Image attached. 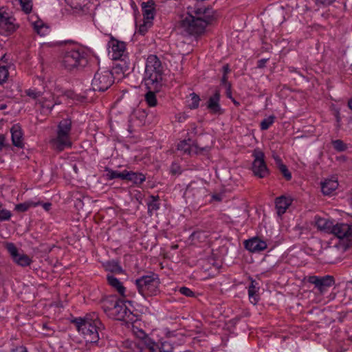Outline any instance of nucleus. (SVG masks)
Here are the masks:
<instances>
[{
	"instance_id": "nucleus-10",
	"label": "nucleus",
	"mask_w": 352,
	"mask_h": 352,
	"mask_svg": "<svg viewBox=\"0 0 352 352\" xmlns=\"http://www.w3.org/2000/svg\"><path fill=\"white\" fill-rule=\"evenodd\" d=\"M6 249L12 256L13 261L19 265L26 267L30 265L32 262V259L28 255L23 253H19L18 249L14 243H7Z\"/></svg>"
},
{
	"instance_id": "nucleus-45",
	"label": "nucleus",
	"mask_w": 352,
	"mask_h": 352,
	"mask_svg": "<svg viewBox=\"0 0 352 352\" xmlns=\"http://www.w3.org/2000/svg\"><path fill=\"white\" fill-rule=\"evenodd\" d=\"M11 212L6 209H2L0 210V221H8L11 217Z\"/></svg>"
},
{
	"instance_id": "nucleus-50",
	"label": "nucleus",
	"mask_w": 352,
	"mask_h": 352,
	"mask_svg": "<svg viewBox=\"0 0 352 352\" xmlns=\"http://www.w3.org/2000/svg\"><path fill=\"white\" fill-rule=\"evenodd\" d=\"M268 59L262 58L258 60L257 62V67L258 68H263L265 67V64Z\"/></svg>"
},
{
	"instance_id": "nucleus-25",
	"label": "nucleus",
	"mask_w": 352,
	"mask_h": 352,
	"mask_svg": "<svg viewBox=\"0 0 352 352\" xmlns=\"http://www.w3.org/2000/svg\"><path fill=\"white\" fill-rule=\"evenodd\" d=\"M107 279L109 285L111 287L116 289L121 296L124 295L125 287L117 278H116L113 275L107 274Z\"/></svg>"
},
{
	"instance_id": "nucleus-46",
	"label": "nucleus",
	"mask_w": 352,
	"mask_h": 352,
	"mask_svg": "<svg viewBox=\"0 0 352 352\" xmlns=\"http://www.w3.org/2000/svg\"><path fill=\"white\" fill-rule=\"evenodd\" d=\"M170 172L172 174H180L182 173L180 166L176 164L173 163L170 167Z\"/></svg>"
},
{
	"instance_id": "nucleus-39",
	"label": "nucleus",
	"mask_w": 352,
	"mask_h": 352,
	"mask_svg": "<svg viewBox=\"0 0 352 352\" xmlns=\"http://www.w3.org/2000/svg\"><path fill=\"white\" fill-rule=\"evenodd\" d=\"M162 352H173L174 349L173 344L167 340H161Z\"/></svg>"
},
{
	"instance_id": "nucleus-17",
	"label": "nucleus",
	"mask_w": 352,
	"mask_h": 352,
	"mask_svg": "<svg viewBox=\"0 0 352 352\" xmlns=\"http://www.w3.org/2000/svg\"><path fill=\"white\" fill-rule=\"evenodd\" d=\"M244 245L245 248L251 252H259L267 248L266 242L258 237L246 240Z\"/></svg>"
},
{
	"instance_id": "nucleus-31",
	"label": "nucleus",
	"mask_w": 352,
	"mask_h": 352,
	"mask_svg": "<svg viewBox=\"0 0 352 352\" xmlns=\"http://www.w3.org/2000/svg\"><path fill=\"white\" fill-rule=\"evenodd\" d=\"M120 300V299H118L116 296H111V297H109V298H107L106 299H104L103 300V302H102V309L104 310V311L110 317L111 316V310H106V307H107L108 308H111V307H113L116 304H118V301Z\"/></svg>"
},
{
	"instance_id": "nucleus-26",
	"label": "nucleus",
	"mask_w": 352,
	"mask_h": 352,
	"mask_svg": "<svg viewBox=\"0 0 352 352\" xmlns=\"http://www.w3.org/2000/svg\"><path fill=\"white\" fill-rule=\"evenodd\" d=\"M145 179L146 177L142 173L126 170L125 180L132 182L133 184L139 185L142 184Z\"/></svg>"
},
{
	"instance_id": "nucleus-27",
	"label": "nucleus",
	"mask_w": 352,
	"mask_h": 352,
	"mask_svg": "<svg viewBox=\"0 0 352 352\" xmlns=\"http://www.w3.org/2000/svg\"><path fill=\"white\" fill-rule=\"evenodd\" d=\"M126 170H124L122 172H119L118 170H113L109 167L104 168V171L107 172L106 175V177L107 180H112L114 179H120L122 180H125L126 177Z\"/></svg>"
},
{
	"instance_id": "nucleus-51",
	"label": "nucleus",
	"mask_w": 352,
	"mask_h": 352,
	"mask_svg": "<svg viewBox=\"0 0 352 352\" xmlns=\"http://www.w3.org/2000/svg\"><path fill=\"white\" fill-rule=\"evenodd\" d=\"M27 95L29 96L30 97H32V98H36L37 97L39 96V93L38 92H36L34 91H32V90H28L27 91Z\"/></svg>"
},
{
	"instance_id": "nucleus-19",
	"label": "nucleus",
	"mask_w": 352,
	"mask_h": 352,
	"mask_svg": "<svg viewBox=\"0 0 352 352\" xmlns=\"http://www.w3.org/2000/svg\"><path fill=\"white\" fill-rule=\"evenodd\" d=\"M10 132L13 145L21 148L23 145V134L21 126L19 124H14L10 129Z\"/></svg>"
},
{
	"instance_id": "nucleus-24",
	"label": "nucleus",
	"mask_w": 352,
	"mask_h": 352,
	"mask_svg": "<svg viewBox=\"0 0 352 352\" xmlns=\"http://www.w3.org/2000/svg\"><path fill=\"white\" fill-rule=\"evenodd\" d=\"M316 226L320 230L331 233L333 228V223L327 219L318 217L316 219Z\"/></svg>"
},
{
	"instance_id": "nucleus-55",
	"label": "nucleus",
	"mask_w": 352,
	"mask_h": 352,
	"mask_svg": "<svg viewBox=\"0 0 352 352\" xmlns=\"http://www.w3.org/2000/svg\"><path fill=\"white\" fill-rule=\"evenodd\" d=\"M4 142L5 137L2 135H0V151L3 148V147L6 146Z\"/></svg>"
},
{
	"instance_id": "nucleus-53",
	"label": "nucleus",
	"mask_w": 352,
	"mask_h": 352,
	"mask_svg": "<svg viewBox=\"0 0 352 352\" xmlns=\"http://www.w3.org/2000/svg\"><path fill=\"white\" fill-rule=\"evenodd\" d=\"M41 204L39 205H42L43 208L46 210L49 211L51 208L52 204L50 202L46 203H42L41 201H39Z\"/></svg>"
},
{
	"instance_id": "nucleus-38",
	"label": "nucleus",
	"mask_w": 352,
	"mask_h": 352,
	"mask_svg": "<svg viewBox=\"0 0 352 352\" xmlns=\"http://www.w3.org/2000/svg\"><path fill=\"white\" fill-rule=\"evenodd\" d=\"M20 4L22 8V10L26 13L29 14L32 12V0H19Z\"/></svg>"
},
{
	"instance_id": "nucleus-21",
	"label": "nucleus",
	"mask_w": 352,
	"mask_h": 352,
	"mask_svg": "<svg viewBox=\"0 0 352 352\" xmlns=\"http://www.w3.org/2000/svg\"><path fill=\"white\" fill-rule=\"evenodd\" d=\"M338 187V179L335 177L325 179L321 183L322 192L324 195H330Z\"/></svg>"
},
{
	"instance_id": "nucleus-3",
	"label": "nucleus",
	"mask_w": 352,
	"mask_h": 352,
	"mask_svg": "<svg viewBox=\"0 0 352 352\" xmlns=\"http://www.w3.org/2000/svg\"><path fill=\"white\" fill-rule=\"evenodd\" d=\"M160 281L157 274L151 272L135 280L139 293L144 298L157 296L160 293Z\"/></svg>"
},
{
	"instance_id": "nucleus-52",
	"label": "nucleus",
	"mask_w": 352,
	"mask_h": 352,
	"mask_svg": "<svg viewBox=\"0 0 352 352\" xmlns=\"http://www.w3.org/2000/svg\"><path fill=\"white\" fill-rule=\"evenodd\" d=\"M230 69L228 64H226L222 67V72L223 75L228 76V74L230 73Z\"/></svg>"
},
{
	"instance_id": "nucleus-62",
	"label": "nucleus",
	"mask_w": 352,
	"mask_h": 352,
	"mask_svg": "<svg viewBox=\"0 0 352 352\" xmlns=\"http://www.w3.org/2000/svg\"><path fill=\"white\" fill-rule=\"evenodd\" d=\"M253 154H260V155H262L263 153L261 151H257L256 150H255L254 153Z\"/></svg>"
},
{
	"instance_id": "nucleus-64",
	"label": "nucleus",
	"mask_w": 352,
	"mask_h": 352,
	"mask_svg": "<svg viewBox=\"0 0 352 352\" xmlns=\"http://www.w3.org/2000/svg\"><path fill=\"white\" fill-rule=\"evenodd\" d=\"M350 340L352 341V336L350 337Z\"/></svg>"
},
{
	"instance_id": "nucleus-49",
	"label": "nucleus",
	"mask_w": 352,
	"mask_h": 352,
	"mask_svg": "<svg viewBox=\"0 0 352 352\" xmlns=\"http://www.w3.org/2000/svg\"><path fill=\"white\" fill-rule=\"evenodd\" d=\"M223 197V194L222 193H216L212 195V200L216 201H221Z\"/></svg>"
},
{
	"instance_id": "nucleus-34",
	"label": "nucleus",
	"mask_w": 352,
	"mask_h": 352,
	"mask_svg": "<svg viewBox=\"0 0 352 352\" xmlns=\"http://www.w3.org/2000/svg\"><path fill=\"white\" fill-rule=\"evenodd\" d=\"M331 144L337 152H344L348 148L347 144L341 140H333Z\"/></svg>"
},
{
	"instance_id": "nucleus-6",
	"label": "nucleus",
	"mask_w": 352,
	"mask_h": 352,
	"mask_svg": "<svg viewBox=\"0 0 352 352\" xmlns=\"http://www.w3.org/2000/svg\"><path fill=\"white\" fill-rule=\"evenodd\" d=\"M113 74L110 70L98 69L94 76L91 87L94 91L103 92L107 90L113 85Z\"/></svg>"
},
{
	"instance_id": "nucleus-32",
	"label": "nucleus",
	"mask_w": 352,
	"mask_h": 352,
	"mask_svg": "<svg viewBox=\"0 0 352 352\" xmlns=\"http://www.w3.org/2000/svg\"><path fill=\"white\" fill-rule=\"evenodd\" d=\"M41 203L39 201L35 202L34 201H28L24 203H21L15 206V210L17 212H23L27 211L31 207H36L39 206Z\"/></svg>"
},
{
	"instance_id": "nucleus-59",
	"label": "nucleus",
	"mask_w": 352,
	"mask_h": 352,
	"mask_svg": "<svg viewBox=\"0 0 352 352\" xmlns=\"http://www.w3.org/2000/svg\"><path fill=\"white\" fill-rule=\"evenodd\" d=\"M43 329H46V330H50V328L47 326V324H43Z\"/></svg>"
},
{
	"instance_id": "nucleus-48",
	"label": "nucleus",
	"mask_w": 352,
	"mask_h": 352,
	"mask_svg": "<svg viewBox=\"0 0 352 352\" xmlns=\"http://www.w3.org/2000/svg\"><path fill=\"white\" fill-rule=\"evenodd\" d=\"M10 352H28V351L23 346H17L11 349Z\"/></svg>"
},
{
	"instance_id": "nucleus-1",
	"label": "nucleus",
	"mask_w": 352,
	"mask_h": 352,
	"mask_svg": "<svg viewBox=\"0 0 352 352\" xmlns=\"http://www.w3.org/2000/svg\"><path fill=\"white\" fill-rule=\"evenodd\" d=\"M72 322L75 324L78 332H80L87 342L96 344L100 339V333L104 327L95 313L87 314L84 318H76Z\"/></svg>"
},
{
	"instance_id": "nucleus-22",
	"label": "nucleus",
	"mask_w": 352,
	"mask_h": 352,
	"mask_svg": "<svg viewBox=\"0 0 352 352\" xmlns=\"http://www.w3.org/2000/svg\"><path fill=\"white\" fill-rule=\"evenodd\" d=\"M292 203V199L285 196H280L276 199V208L279 215L284 214Z\"/></svg>"
},
{
	"instance_id": "nucleus-18",
	"label": "nucleus",
	"mask_w": 352,
	"mask_h": 352,
	"mask_svg": "<svg viewBox=\"0 0 352 352\" xmlns=\"http://www.w3.org/2000/svg\"><path fill=\"white\" fill-rule=\"evenodd\" d=\"M140 333L142 335V344L146 349L148 350L149 352H162L161 341L155 342L152 338L147 336L143 331H141Z\"/></svg>"
},
{
	"instance_id": "nucleus-20",
	"label": "nucleus",
	"mask_w": 352,
	"mask_h": 352,
	"mask_svg": "<svg viewBox=\"0 0 352 352\" xmlns=\"http://www.w3.org/2000/svg\"><path fill=\"white\" fill-rule=\"evenodd\" d=\"M155 2L149 0L142 3V11L144 20L151 21L155 16Z\"/></svg>"
},
{
	"instance_id": "nucleus-7",
	"label": "nucleus",
	"mask_w": 352,
	"mask_h": 352,
	"mask_svg": "<svg viewBox=\"0 0 352 352\" xmlns=\"http://www.w3.org/2000/svg\"><path fill=\"white\" fill-rule=\"evenodd\" d=\"M206 193V188L201 183L192 182L187 186L184 197L191 204H199L203 201Z\"/></svg>"
},
{
	"instance_id": "nucleus-14",
	"label": "nucleus",
	"mask_w": 352,
	"mask_h": 352,
	"mask_svg": "<svg viewBox=\"0 0 352 352\" xmlns=\"http://www.w3.org/2000/svg\"><path fill=\"white\" fill-rule=\"evenodd\" d=\"M338 239H346L348 241L352 239V224L347 223H336L333 224V228L331 232Z\"/></svg>"
},
{
	"instance_id": "nucleus-9",
	"label": "nucleus",
	"mask_w": 352,
	"mask_h": 352,
	"mask_svg": "<svg viewBox=\"0 0 352 352\" xmlns=\"http://www.w3.org/2000/svg\"><path fill=\"white\" fill-rule=\"evenodd\" d=\"M220 98V90L216 88L214 93L208 98L206 104V109L210 113L214 115H222L224 113V110L221 107Z\"/></svg>"
},
{
	"instance_id": "nucleus-12",
	"label": "nucleus",
	"mask_w": 352,
	"mask_h": 352,
	"mask_svg": "<svg viewBox=\"0 0 352 352\" xmlns=\"http://www.w3.org/2000/svg\"><path fill=\"white\" fill-rule=\"evenodd\" d=\"M308 282L314 284L320 292H323L327 288L332 286L334 283V278L330 275L324 276H311L308 277Z\"/></svg>"
},
{
	"instance_id": "nucleus-63",
	"label": "nucleus",
	"mask_w": 352,
	"mask_h": 352,
	"mask_svg": "<svg viewBox=\"0 0 352 352\" xmlns=\"http://www.w3.org/2000/svg\"><path fill=\"white\" fill-rule=\"evenodd\" d=\"M2 204L0 202V210H2Z\"/></svg>"
},
{
	"instance_id": "nucleus-23",
	"label": "nucleus",
	"mask_w": 352,
	"mask_h": 352,
	"mask_svg": "<svg viewBox=\"0 0 352 352\" xmlns=\"http://www.w3.org/2000/svg\"><path fill=\"white\" fill-rule=\"evenodd\" d=\"M72 122L70 118L63 119L57 126L56 134L62 136H70Z\"/></svg>"
},
{
	"instance_id": "nucleus-5",
	"label": "nucleus",
	"mask_w": 352,
	"mask_h": 352,
	"mask_svg": "<svg viewBox=\"0 0 352 352\" xmlns=\"http://www.w3.org/2000/svg\"><path fill=\"white\" fill-rule=\"evenodd\" d=\"M126 304L131 306V302L129 300H124L120 299L118 304L112 307H111V318L117 320H122L126 322H133L136 319V316L133 314V311L129 309ZM106 310H109V308L106 307Z\"/></svg>"
},
{
	"instance_id": "nucleus-35",
	"label": "nucleus",
	"mask_w": 352,
	"mask_h": 352,
	"mask_svg": "<svg viewBox=\"0 0 352 352\" xmlns=\"http://www.w3.org/2000/svg\"><path fill=\"white\" fill-rule=\"evenodd\" d=\"M275 119L276 117L273 115L263 119L260 124L261 129L263 131L268 129L270 126L274 122Z\"/></svg>"
},
{
	"instance_id": "nucleus-8",
	"label": "nucleus",
	"mask_w": 352,
	"mask_h": 352,
	"mask_svg": "<svg viewBox=\"0 0 352 352\" xmlns=\"http://www.w3.org/2000/svg\"><path fill=\"white\" fill-rule=\"evenodd\" d=\"M109 47L111 48L109 54L112 60H124L126 55V45L123 41H119L113 38L109 42Z\"/></svg>"
},
{
	"instance_id": "nucleus-60",
	"label": "nucleus",
	"mask_w": 352,
	"mask_h": 352,
	"mask_svg": "<svg viewBox=\"0 0 352 352\" xmlns=\"http://www.w3.org/2000/svg\"><path fill=\"white\" fill-rule=\"evenodd\" d=\"M55 104H53L52 106H50V105H46V108L50 109V110H52V108L54 107Z\"/></svg>"
},
{
	"instance_id": "nucleus-15",
	"label": "nucleus",
	"mask_w": 352,
	"mask_h": 352,
	"mask_svg": "<svg viewBox=\"0 0 352 352\" xmlns=\"http://www.w3.org/2000/svg\"><path fill=\"white\" fill-rule=\"evenodd\" d=\"M52 147L57 152H61L67 148L72 146L70 136H62L56 134V137L50 141Z\"/></svg>"
},
{
	"instance_id": "nucleus-16",
	"label": "nucleus",
	"mask_w": 352,
	"mask_h": 352,
	"mask_svg": "<svg viewBox=\"0 0 352 352\" xmlns=\"http://www.w3.org/2000/svg\"><path fill=\"white\" fill-rule=\"evenodd\" d=\"M177 149L184 154H197L199 151H206L205 148H199L190 139L181 141L178 143Z\"/></svg>"
},
{
	"instance_id": "nucleus-33",
	"label": "nucleus",
	"mask_w": 352,
	"mask_h": 352,
	"mask_svg": "<svg viewBox=\"0 0 352 352\" xmlns=\"http://www.w3.org/2000/svg\"><path fill=\"white\" fill-rule=\"evenodd\" d=\"M274 159L278 164V169L280 172L282 173L286 180L289 181L292 179V174L286 165L280 162V159L279 158L278 155H276Z\"/></svg>"
},
{
	"instance_id": "nucleus-4",
	"label": "nucleus",
	"mask_w": 352,
	"mask_h": 352,
	"mask_svg": "<svg viewBox=\"0 0 352 352\" xmlns=\"http://www.w3.org/2000/svg\"><path fill=\"white\" fill-rule=\"evenodd\" d=\"M87 63V53L78 49L66 51L63 56L62 65L69 71L84 67Z\"/></svg>"
},
{
	"instance_id": "nucleus-29",
	"label": "nucleus",
	"mask_w": 352,
	"mask_h": 352,
	"mask_svg": "<svg viewBox=\"0 0 352 352\" xmlns=\"http://www.w3.org/2000/svg\"><path fill=\"white\" fill-rule=\"evenodd\" d=\"M150 201L147 203L148 214L150 217L153 215V212L160 209V197L158 195H151L149 197Z\"/></svg>"
},
{
	"instance_id": "nucleus-40",
	"label": "nucleus",
	"mask_w": 352,
	"mask_h": 352,
	"mask_svg": "<svg viewBox=\"0 0 352 352\" xmlns=\"http://www.w3.org/2000/svg\"><path fill=\"white\" fill-rule=\"evenodd\" d=\"M221 84L222 85H223L226 88V95H228L230 97V89H232V85L228 80V76H226V75L222 76V78L221 80Z\"/></svg>"
},
{
	"instance_id": "nucleus-11",
	"label": "nucleus",
	"mask_w": 352,
	"mask_h": 352,
	"mask_svg": "<svg viewBox=\"0 0 352 352\" xmlns=\"http://www.w3.org/2000/svg\"><path fill=\"white\" fill-rule=\"evenodd\" d=\"M14 22L15 19L9 16L8 13H0V32L5 35L12 34L17 28Z\"/></svg>"
},
{
	"instance_id": "nucleus-13",
	"label": "nucleus",
	"mask_w": 352,
	"mask_h": 352,
	"mask_svg": "<svg viewBox=\"0 0 352 352\" xmlns=\"http://www.w3.org/2000/svg\"><path fill=\"white\" fill-rule=\"evenodd\" d=\"M256 158L252 162V170L254 175L259 178H265L270 174V170L267 167L264 155H255Z\"/></svg>"
},
{
	"instance_id": "nucleus-47",
	"label": "nucleus",
	"mask_w": 352,
	"mask_h": 352,
	"mask_svg": "<svg viewBox=\"0 0 352 352\" xmlns=\"http://www.w3.org/2000/svg\"><path fill=\"white\" fill-rule=\"evenodd\" d=\"M45 27V25L40 21L35 22L34 23V28L38 34H43L41 33V29Z\"/></svg>"
},
{
	"instance_id": "nucleus-28",
	"label": "nucleus",
	"mask_w": 352,
	"mask_h": 352,
	"mask_svg": "<svg viewBox=\"0 0 352 352\" xmlns=\"http://www.w3.org/2000/svg\"><path fill=\"white\" fill-rule=\"evenodd\" d=\"M104 267L107 271L112 273L121 274L123 272L122 267L119 264V262L116 260L107 261L104 264Z\"/></svg>"
},
{
	"instance_id": "nucleus-54",
	"label": "nucleus",
	"mask_w": 352,
	"mask_h": 352,
	"mask_svg": "<svg viewBox=\"0 0 352 352\" xmlns=\"http://www.w3.org/2000/svg\"><path fill=\"white\" fill-rule=\"evenodd\" d=\"M226 97L229 99H230L232 100V102L234 103V104L236 106V107H239L240 106V102L237 100H236L234 98H233V96L232 95V91L230 90V97L226 95Z\"/></svg>"
},
{
	"instance_id": "nucleus-57",
	"label": "nucleus",
	"mask_w": 352,
	"mask_h": 352,
	"mask_svg": "<svg viewBox=\"0 0 352 352\" xmlns=\"http://www.w3.org/2000/svg\"><path fill=\"white\" fill-rule=\"evenodd\" d=\"M348 107L351 110H352V98L349 100Z\"/></svg>"
},
{
	"instance_id": "nucleus-2",
	"label": "nucleus",
	"mask_w": 352,
	"mask_h": 352,
	"mask_svg": "<svg viewBox=\"0 0 352 352\" xmlns=\"http://www.w3.org/2000/svg\"><path fill=\"white\" fill-rule=\"evenodd\" d=\"M163 67L161 60L155 54H150L146 61L144 82L146 89H161L162 87Z\"/></svg>"
},
{
	"instance_id": "nucleus-56",
	"label": "nucleus",
	"mask_w": 352,
	"mask_h": 352,
	"mask_svg": "<svg viewBox=\"0 0 352 352\" xmlns=\"http://www.w3.org/2000/svg\"><path fill=\"white\" fill-rule=\"evenodd\" d=\"M75 206L77 208H82L83 206V203H82V201H81L80 199H76V201L75 202Z\"/></svg>"
},
{
	"instance_id": "nucleus-41",
	"label": "nucleus",
	"mask_w": 352,
	"mask_h": 352,
	"mask_svg": "<svg viewBox=\"0 0 352 352\" xmlns=\"http://www.w3.org/2000/svg\"><path fill=\"white\" fill-rule=\"evenodd\" d=\"M9 75V72L6 67L2 66L0 67V85L6 81Z\"/></svg>"
},
{
	"instance_id": "nucleus-61",
	"label": "nucleus",
	"mask_w": 352,
	"mask_h": 352,
	"mask_svg": "<svg viewBox=\"0 0 352 352\" xmlns=\"http://www.w3.org/2000/svg\"><path fill=\"white\" fill-rule=\"evenodd\" d=\"M338 160H345L343 156L337 157Z\"/></svg>"
},
{
	"instance_id": "nucleus-43",
	"label": "nucleus",
	"mask_w": 352,
	"mask_h": 352,
	"mask_svg": "<svg viewBox=\"0 0 352 352\" xmlns=\"http://www.w3.org/2000/svg\"><path fill=\"white\" fill-rule=\"evenodd\" d=\"M152 24L151 21L144 20V23L139 27L138 32L144 35L147 31L149 27Z\"/></svg>"
},
{
	"instance_id": "nucleus-36",
	"label": "nucleus",
	"mask_w": 352,
	"mask_h": 352,
	"mask_svg": "<svg viewBox=\"0 0 352 352\" xmlns=\"http://www.w3.org/2000/svg\"><path fill=\"white\" fill-rule=\"evenodd\" d=\"M255 281L252 280L251 285L249 287L248 289V296L250 301L253 302L254 304H256L258 301V299L256 298V293L257 292V289L256 288V286L254 285Z\"/></svg>"
},
{
	"instance_id": "nucleus-58",
	"label": "nucleus",
	"mask_w": 352,
	"mask_h": 352,
	"mask_svg": "<svg viewBox=\"0 0 352 352\" xmlns=\"http://www.w3.org/2000/svg\"><path fill=\"white\" fill-rule=\"evenodd\" d=\"M7 107L6 104H0V110L5 109Z\"/></svg>"
},
{
	"instance_id": "nucleus-44",
	"label": "nucleus",
	"mask_w": 352,
	"mask_h": 352,
	"mask_svg": "<svg viewBox=\"0 0 352 352\" xmlns=\"http://www.w3.org/2000/svg\"><path fill=\"white\" fill-rule=\"evenodd\" d=\"M336 0H315V3L318 7H327L333 3Z\"/></svg>"
},
{
	"instance_id": "nucleus-42",
	"label": "nucleus",
	"mask_w": 352,
	"mask_h": 352,
	"mask_svg": "<svg viewBox=\"0 0 352 352\" xmlns=\"http://www.w3.org/2000/svg\"><path fill=\"white\" fill-rule=\"evenodd\" d=\"M179 292L182 295L187 297H195V294L190 288L186 287H181L179 288Z\"/></svg>"
},
{
	"instance_id": "nucleus-37",
	"label": "nucleus",
	"mask_w": 352,
	"mask_h": 352,
	"mask_svg": "<svg viewBox=\"0 0 352 352\" xmlns=\"http://www.w3.org/2000/svg\"><path fill=\"white\" fill-rule=\"evenodd\" d=\"M191 102L189 103L188 107L190 109H196L199 107L200 98L199 95L195 93H191L190 94Z\"/></svg>"
},
{
	"instance_id": "nucleus-30",
	"label": "nucleus",
	"mask_w": 352,
	"mask_h": 352,
	"mask_svg": "<svg viewBox=\"0 0 352 352\" xmlns=\"http://www.w3.org/2000/svg\"><path fill=\"white\" fill-rule=\"evenodd\" d=\"M148 92L145 94V101L148 107H153L157 106V100L156 98L155 92H158L160 89L155 90L152 89H147Z\"/></svg>"
}]
</instances>
